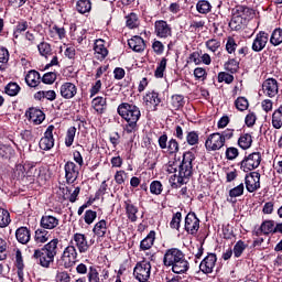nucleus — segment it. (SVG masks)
<instances>
[{
    "mask_svg": "<svg viewBox=\"0 0 282 282\" xmlns=\"http://www.w3.org/2000/svg\"><path fill=\"white\" fill-rule=\"evenodd\" d=\"M262 91L268 98H275L279 94V82L268 78L262 83Z\"/></svg>",
    "mask_w": 282,
    "mask_h": 282,
    "instance_id": "16",
    "label": "nucleus"
},
{
    "mask_svg": "<svg viewBox=\"0 0 282 282\" xmlns=\"http://www.w3.org/2000/svg\"><path fill=\"white\" fill-rule=\"evenodd\" d=\"M180 224H182V213L177 212L173 215L170 227L174 230H180Z\"/></svg>",
    "mask_w": 282,
    "mask_h": 282,
    "instance_id": "56",
    "label": "nucleus"
},
{
    "mask_svg": "<svg viewBox=\"0 0 282 282\" xmlns=\"http://www.w3.org/2000/svg\"><path fill=\"white\" fill-rule=\"evenodd\" d=\"M67 35V32L65 31V28H59L58 25H53L50 29V36H58V39L63 40Z\"/></svg>",
    "mask_w": 282,
    "mask_h": 282,
    "instance_id": "47",
    "label": "nucleus"
},
{
    "mask_svg": "<svg viewBox=\"0 0 282 282\" xmlns=\"http://www.w3.org/2000/svg\"><path fill=\"white\" fill-rule=\"evenodd\" d=\"M261 165V153L252 152L243 158L240 162V169L245 173H249V171H254V169H259Z\"/></svg>",
    "mask_w": 282,
    "mask_h": 282,
    "instance_id": "6",
    "label": "nucleus"
},
{
    "mask_svg": "<svg viewBox=\"0 0 282 282\" xmlns=\"http://www.w3.org/2000/svg\"><path fill=\"white\" fill-rule=\"evenodd\" d=\"M39 144L42 151H52L54 149V126L47 127Z\"/></svg>",
    "mask_w": 282,
    "mask_h": 282,
    "instance_id": "12",
    "label": "nucleus"
},
{
    "mask_svg": "<svg viewBox=\"0 0 282 282\" xmlns=\"http://www.w3.org/2000/svg\"><path fill=\"white\" fill-rule=\"evenodd\" d=\"M52 239V234L44 228L36 229L34 235L35 243H47Z\"/></svg>",
    "mask_w": 282,
    "mask_h": 282,
    "instance_id": "28",
    "label": "nucleus"
},
{
    "mask_svg": "<svg viewBox=\"0 0 282 282\" xmlns=\"http://www.w3.org/2000/svg\"><path fill=\"white\" fill-rule=\"evenodd\" d=\"M8 259V241L0 238V261H6Z\"/></svg>",
    "mask_w": 282,
    "mask_h": 282,
    "instance_id": "55",
    "label": "nucleus"
},
{
    "mask_svg": "<svg viewBox=\"0 0 282 282\" xmlns=\"http://www.w3.org/2000/svg\"><path fill=\"white\" fill-rule=\"evenodd\" d=\"M88 282H105V279L100 278V272H98V269H96V267H89Z\"/></svg>",
    "mask_w": 282,
    "mask_h": 282,
    "instance_id": "41",
    "label": "nucleus"
},
{
    "mask_svg": "<svg viewBox=\"0 0 282 282\" xmlns=\"http://www.w3.org/2000/svg\"><path fill=\"white\" fill-rule=\"evenodd\" d=\"M10 212L7 209L0 208V228H8L10 226Z\"/></svg>",
    "mask_w": 282,
    "mask_h": 282,
    "instance_id": "43",
    "label": "nucleus"
},
{
    "mask_svg": "<svg viewBox=\"0 0 282 282\" xmlns=\"http://www.w3.org/2000/svg\"><path fill=\"white\" fill-rule=\"evenodd\" d=\"M245 188L246 187L243 186V183H240L238 186L229 191V197H241V195H243Z\"/></svg>",
    "mask_w": 282,
    "mask_h": 282,
    "instance_id": "62",
    "label": "nucleus"
},
{
    "mask_svg": "<svg viewBox=\"0 0 282 282\" xmlns=\"http://www.w3.org/2000/svg\"><path fill=\"white\" fill-rule=\"evenodd\" d=\"M76 94H78V87L74 83L66 82L59 87V95L65 100H72V98H74Z\"/></svg>",
    "mask_w": 282,
    "mask_h": 282,
    "instance_id": "19",
    "label": "nucleus"
},
{
    "mask_svg": "<svg viewBox=\"0 0 282 282\" xmlns=\"http://www.w3.org/2000/svg\"><path fill=\"white\" fill-rule=\"evenodd\" d=\"M133 275L137 279V281H149V279H151V262L147 260L138 262L133 269Z\"/></svg>",
    "mask_w": 282,
    "mask_h": 282,
    "instance_id": "9",
    "label": "nucleus"
},
{
    "mask_svg": "<svg viewBox=\"0 0 282 282\" xmlns=\"http://www.w3.org/2000/svg\"><path fill=\"white\" fill-rule=\"evenodd\" d=\"M207 50H209V52H217L219 50V47H221V42H219L218 40L212 39L208 40L205 43Z\"/></svg>",
    "mask_w": 282,
    "mask_h": 282,
    "instance_id": "60",
    "label": "nucleus"
},
{
    "mask_svg": "<svg viewBox=\"0 0 282 282\" xmlns=\"http://www.w3.org/2000/svg\"><path fill=\"white\" fill-rule=\"evenodd\" d=\"M23 169L26 172L28 177L41 176V170L36 169V165H34V163H25Z\"/></svg>",
    "mask_w": 282,
    "mask_h": 282,
    "instance_id": "36",
    "label": "nucleus"
},
{
    "mask_svg": "<svg viewBox=\"0 0 282 282\" xmlns=\"http://www.w3.org/2000/svg\"><path fill=\"white\" fill-rule=\"evenodd\" d=\"M162 191H163L162 182L153 181L150 184V192L152 193V195H162Z\"/></svg>",
    "mask_w": 282,
    "mask_h": 282,
    "instance_id": "57",
    "label": "nucleus"
},
{
    "mask_svg": "<svg viewBox=\"0 0 282 282\" xmlns=\"http://www.w3.org/2000/svg\"><path fill=\"white\" fill-rule=\"evenodd\" d=\"M126 25L129 28V30H135L140 25V19L138 18V14L130 13L126 17Z\"/></svg>",
    "mask_w": 282,
    "mask_h": 282,
    "instance_id": "34",
    "label": "nucleus"
},
{
    "mask_svg": "<svg viewBox=\"0 0 282 282\" xmlns=\"http://www.w3.org/2000/svg\"><path fill=\"white\" fill-rule=\"evenodd\" d=\"M95 56L98 61H105L107 58L109 51L105 46L104 40H96L94 46Z\"/></svg>",
    "mask_w": 282,
    "mask_h": 282,
    "instance_id": "24",
    "label": "nucleus"
},
{
    "mask_svg": "<svg viewBox=\"0 0 282 282\" xmlns=\"http://www.w3.org/2000/svg\"><path fill=\"white\" fill-rule=\"evenodd\" d=\"M154 30H155V34H156V36H159V39H169V37L173 36V29L171 28V24H169L164 20L155 21Z\"/></svg>",
    "mask_w": 282,
    "mask_h": 282,
    "instance_id": "13",
    "label": "nucleus"
},
{
    "mask_svg": "<svg viewBox=\"0 0 282 282\" xmlns=\"http://www.w3.org/2000/svg\"><path fill=\"white\" fill-rule=\"evenodd\" d=\"M73 241L75 248H77L80 254H85L89 250V241H87V236L85 234L76 232L73 236Z\"/></svg>",
    "mask_w": 282,
    "mask_h": 282,
    "instance_id": "17",
    "label": "nucleus"
},
{
    "mask_svg": "<svg viewBox=\"0 0 282 282\" xmlns=\"http://www.w3.org/2000/svg\"><path fill=\"white\" fill-rule=\"evenodd\" d=\"M215 265H217V254L208 253L199 263V270L204 274H213Z\"/></svg>",
    "mask_w": 282,
    "mask_h": 282,
    "instance_id": "14",
    "label": "nucleus"
},
{
    "mask_svg": "<svg viewBox=\"0 0 282 282\" xmlns=\"http://www.w3.org/2000/svg\"><path fill=\"white\" fill-rule=\"evenodd\" d=\"M37 50L40 55L44 56L45 58H47V56H52V45H50L47 42H41L37 45Z\"/></svg>",
    "mask_w": 282,
    "mask_h": 282,
    "instance_id": "42",
    "label": "nucleus"
},
{
    "mask_svg": "<svg viewBox=\"0 0 282 282\" xmlns=\"http://www.w3.org/2000/svg\"><path fill=\"white\" fill-rule=\"evenodd\" d=\"M25 116L33 124H42V122L45 120V113L39 108H29Z\"/></svg>",
    "mask_w": 282,
    "mask_h": 282,
    "instance_id": "21",
    "label": "nucleus"
},
{
    "mask_svg": "<svg viewBox=\"0 0 282 282\" xmlns=\"http://www.w3.org/2000/svg\"><path fill=\"white\" fill-rule=\"evenodd\" d=\"M58 254V239L54 238L43 246L41 249H35L33 258L42 268H50L54 263V259Z\"/></svg>",
    "mask_w": 282,
    "mask_h": 282,
    "instance_id": "3",
    "label": "nucleus"
},
{
    "mask_svg": "<svg viewBox=\"0 0 282 282\" xmlns=\"http://www.w3.org/2000/svg\"><path fill=\"white\" fill-rule=\"evenodd\" d=\"M246 248H248V245H246V242H243V240H238L236 242V245L234 246L232 252H234V257L236 259H239V257H241L243 254V252L246 251Z\"/></svg>",
    "mask_w": 282,
    "mask_h": 282,
    "instance_id": "38",
    "label": "nucleus"
},
{
    "mask_svg": "<svg viewBox=\"0 0 282 282\" xmlns=\"http://www.w3.org/2000/svg\"><path fill=\"white\" fill-rule=\"evenodd\" d=\"M268 41H270V35L265 31H260L253 39L251 50L253 52H263L268 45Z\"/></svg>",
    "mask_w": 282,
    "mask_h": 282,
    "instance_id": "15",
    "label": "nucleus"
},
{
    "mask_svg": "<svg viewBox=\"0 0 282 282\" xmlns=\"http://www.w3.org/2000/svg\"><path fill=\"white\" fill-rule=\"evenodd\" d=\"M261 230L263 235H274V220H265L261 224Z\"/></svg>",
    "mask_w": 282,
    "mask_h": 282,
    "instance_id": "50",
    "label": "nucleus"
},
{
    "mask_svg": "<svg viewBox=\"0 0 282 282\" xmlns=\"http://www.w3.org/2000/svg\"><path fill=\"white\" fill-rule=\"evenodd\" d=\"M196 10L199 12V14H208L210 10H213V6H210V2L208 0H200L196 4Z\"/></svg>",
    "mask_w": 282,
    "mask_h": 282,
    "instance_id": "39",
    "label": "nucleus"
},
{
    "mask_svg": "<svg viewBox=\"0 0 282 282\" xmlns=\"http://www.w3.org/2000/svg\"><path fill=\"white\" fill-rule=\"evenodd\" d=\"M245 184L248 193H254L261 188V174L259 172H250L245 177Z\"/></svg>",
    "mask_w": 282,
    "mask_h": 282,
    "instance_id": "10",
    "label": "nucleus"
},
{
    "mask_svg": "<svg viewBox=\"0 0 282 282\" xmlns=\"http://www.w3.org/2000/svg\"><path fill=\"white\" fill-rule=\"evenodd\" d=\"M225 144L221 133L214 132L207 137V140L205 141V149L208 151H219V149H223Z\"/></svg>",
    "mask_w": 282,
    "mask_h": 282,
    "instance_id": "11",
    "label": "nucleus"
},
{
    "mask_svg": "<svg viewBox=\"0 0 282 282\" xmlns=\"http://www.w3.org/2000/svg\"><path fill=\"white\" fill-rule=\"evenodd\" d=\"M225 69L230 72V74H237V70L239 69V62H237L235 58L229 59L227 63H225Z\"/></svg>",
    "mask_w": 282,
    "mask_h": 282,
    "instance_id": "53",
    "label": "nucleus"
},
{
    "mask_svg": "<svg viewBox=\"0 0 282 282\" xmlns=\"http://www.w3.org/2000/svg\"><path fill=\"white\" fill-rule=\"evenodd\" d=\"M171 105L176 111L177 109H182L184 107V97L182 95L172 96Z\"/></svg>",
    "mask_w": 282,
    "mask_h": 282,
    "instance_id": "51",
    "label": "nucleus"
},
{
    "mask_svg": "<svg viewBox=\"0 0 282 282\" xmlns=\"http://www.w3.org/2000/svg\"><path fill=\"white\" fill-rule=\"evenodd\" d=\"M185 230L188 235H195L199 230V218L195 213H188L185 217Z\"/></svg>",
    "mask_w": 282,
    "mask_h": 282,
    "instance_id": "18",
    "label": "nucleus"
},
{
    "mask_svg": "<svg viewBox=\"0 0 282 282\" xmlns=\"http://www.w3.org/2000/svg\"><path fill=\"white\" fill-rule=\"evenodd\" d=\"M25 83L29 87H39L41 84V74L36 70H30L25 76Z\"/></svg>",
    "mask_w": 282,
    "mask_h": 282,
    "instance_id": "29",
    "label": "nucleus"
},
{
    "mask_svg": "<svg viewBox=\"0 0 282 282\" xmlns=\"http://www.w3.org/2000/svg\"><path fill=\"white\" fill-rule=\"evenodd\" d=\"M4 91L8 96H18L19 91H21V86L11 82L6 86Z\"/></svg>",
    "mask_w": 282,
    "mask_h": 282,
    "instance_id": "48",
    "label": "nucleus"
},
{
    "mask_svg": "<svg viewBox=\"0 0 282 282\" xmlns=\"http://www.w3.org/2000/svg\"><path fill=\"white\" fill-rule=\"evenodd\" d=\"M74 138H76V127H70L66 131L65 147H72L74 144Z\"/></svg>",
    "mask_w": 282,
    "mask_h": 282,
    "instance_id": "49",
    "label": "nucleus"
},
{
    "mask_svg": "<svg viewBox=\"0 0 282 282\" xmlns=\"http://www.w3.org/2000/svg\"><path fill=\"white\" fill-rule=\"evenodd\" d=\"M194 76L196 78V80H206V77L208 76V73H206V69H204L203 67H197L194 69Z\"/></svg>",
    "mask_w": 282,
    "mask_h": 282,
    "instance_id": "63",
    "label": "nucleus"
},
{
    "mask_svg": "<svg viewBox=\"0 0 282 282\" xmlns=\"http://www.w3.org/2000/svg\"><path fill=\"white\" fill-rule=\"evenodd\" d=\"M31 237L32 234L28 227H20L15 230V239L17 241H19V243H22L23 246L30 243Z\"/></svg>",
    "mask_w": 282,
    "mask_h": 282,
    "instance_id": "25",
    "label": "nucleus"
},
{
    "mask_svg": "<svg viewBox=\"0 0 282 282\" xmlns=\"http://www.w3.org/2000/svg\"><path fill=\"white\" fill-rule=\"evenodd\" d=\"M65 178L67 184H74L75 180H78V166L75 162L68 161L64 165Z\"/></svg>",
    "mask_w": 282,
    "mask_h": 282,
    "instance_id": "20",
    "label": "nucleus"
},
{
    "mask_svg": "<svg viewBox=\"0 0 282 282\" xmlns=\"http://www.w3.org/2000/svg\"><path fill=\"white\" fill-rule=\"evenodd\" d=\"M109 232V225L105 219L97 221L93 228V235H95L97 239H105Z\"/></svg>",
    "mask_w": 282,
    "mask_h": 282,
    "instance_id": "22",
    "label": "nucleus"
},
{
    "mask_svg": "<svg viewBox=\"0 0 282 282\" xmlns=\"http://www.w3.org/2000/svg\"><path fill=\"white\" fill-rule=\"evenodd\" d=\"M158 144L164 153H169L170 155H175V153L180 151V143L177 140L171 139L169 141V135L166 133L159 137Z\"/></svg>",
    "mask_w": 282,
    "mask_h": 282,
    "instance_id": "7",
    "label": "nucleus"
},
{
    "mask_svg": "<svg viewBox=\"0 0 282 282\" xmlns=\"http://www.w3.org/2000/svg\"><path fill=\"white\" fill-rule=\"evenodd\" d=\"M186 142L189 147H195V144H199V133L196 131H191L186 135Z\"/></svg>",
    "mask_w": 282,
    "mask_h": 282,
    "instance_id": "52",
    "label": "nucleus"
},
{
    "mask_svg": "<svg viewBox=\"0 0 282 282\" xmlns=\"http://www.w3.org/2000/svg\"><path fill=\"white\" fill-rule=\"evenodd\" d=\"M153 243H155V232L151 230L148 236L141 240L140 249L141 250H151L153 248Z\"/></svg>",
    "mask_w": 282,
    "mask_h": 282,
    "instance_id": "31",
    "label": "nucleus"
},
{
    "mask_svg": "<svg viewBox=\"0 0 282 282\" xmlns=\"http://www.w3.org/2000/svg\"><path fill=\"white\" fill-rule=\"evenodd\" d=\"M117 111L128 122L124 127L126 133H133L138 129V120L142 116L140 108L135 105L123 102L118 106Z\"/></svg>",
    "mask_w": 282,
    "mask_h": 282,
    "instance_id": "4",
    "label": "nucleus"
},
{
    "mask_svg": "<svg viewBox=\"0 0 282 282\" xmlns=\"http://www.w3.org/2000/svg\"><path fill=\"white\" fill-rule=\"evenodd\" d=\"M250 8L243 6H237L232 10V17L229 22L230 30L235 32H239L242 30L246 23H248V18L250 17Z\"/></svg>",
    "mask_w": 282,
    "mask_h": 282,
    "instance_id": "5",
    "label": "nucleus"
},
{
    "mask_svg": "<svg viewBox=\"0 0 282 282\" xmlns=\"http://www.w3.org/2000/svg\"><path fill=\"white\" fill-rule=\"evenodd\" d=\"M193 160H195L193 152H185L182 162L170 161L165 165L167 173H174L171 177L173 188H180L183 184H188V180L193 175Z\"/></svg>",
    "mask_w": 282,
    "mask_h": 282,
    "instance_id": "1",
    "label": "nucleus"
},
{
    "mask_svg": "<svg viewBox=\"0 0 282 282\" xmlns=\"http://www.w3.org/2000/svg\"><path fill=\"white\" fill-rule=\"evenodd\" d=\"M143 100L148 107H153L154 109L162 102L160 99V95L155 91L148 93L144 97Z\"/></svg>",
    "mask_w": 282,
    "mask_h": 282,
    "instance_id": "30",
    "label": "nucleus"
},
{
    "mask_svg": "<svg viewBox=\"0 0 282 282\" xmlns=\"http://www.w3.org/2000/svg\"><path fill=\"white\" fill-rule=\"evenodd\" d=\"M58 224V218L52 215H44L40 220V226L41 228H44V230H54V228H56Z\"/></svg>",
    "mask_w": 282,
    "mask_h": 282,
    "instance_id": "23",
    "label": "nucleus"
},
{
    "mask_svg": "<svg viewBox=\"0 0 282 282\" xmlns=\"http://www.w3.org/2000/svg\"><path fill=\"white\" fill-rule=\"evenodd\" d=\"M128 45L130 50H133V52H144L145 44L141 36L135 35L128 40Z\"/></svg>",
    "mask_w": 282,
    "mask_h": 282,
    "instance_id": "27",
    "label": "nucleus"
},
{
    "mask_svg": "<svg viewBox=\"0 0 282 282\" xmlns=\"http://www.w3.org/2000/svg\"><path fill=\"white\" fill-rule=\"evenodd\" d=\"M56 282H70L72 276L66 271L57 272L55 276Z\"/></svg>",
    "mask_w": 282,
    "mask_h": 282,
    "instance_id": "64",
    "label": "nucleus"
},
{
    "mask_svg": "<svg viewBox=\"0 0 282 282\" xmlns=\"http://www.w3.org/2000/svg\"><path fill=\"white\" fill-rule=\"evenodd\" d=\"M30 28V24L25 20H20L13 31L14 39H19V34H22V32H25Z\"/></svg>",
    "mask_w": 282,
    "mask_h": 282,
    "instance_id": "46",
    "label": "nucleus"
},
{
    "mask_svg": "<svg viewBox=\"0 0 282 282\" xmlns=\"http://www.w3.org/2000/svg\"><path fill=\"white\" fill-rule=\"evenodd\" d=\"M238 145L243 151H248L252 147V135L250 133H243L238 139Z\"/></svg>",
    "mask_w": 282,
    "mask_h": 282,
    "instance_id": "32",
    "label": "nucleus"
},
{
    "mask_svg": "<svg viewBox=\"0 0 282 282\" xmlns=\"http://www.w3.org/2000/svg\"><path fill=\"white\" fill-rule=\"evenodd\" d=\"M270 43H271V45H274V47H276L278 45H281V43H282V29L281 28L273 30L271 37H270Z\"/></svg>",
    "mask_w": 282,
    "mask_h": 282,
    "instance_id": "40",
    "label": "nucleus"
},
{
    "mask_svg": "<svg viewBox=\"0 0 282 282\" xmlns=\"http://www.w3.org/2000/svg\"><path fill=\"white\" fill-rule=\"evenodd\" d=\"M235 105L238 111H246V109L249 107L248 99H246V97H238Z\"/></svg>",
    "mask_w": 282,
    "mask_h": 282,
    "instance_id": "59",
    "label": "nucleus"
},
{
    "mask_svg": "<svg viewBox=\"0 0 282 282\" xmlns=\"http://www.w3.org/2000/svg\"><path fill=\"white\" fill-rule=\"evenodd\" d=\"M272 127L273 129H281L282 127V106L274 110L272 115Z\"/></svg>",
    "mask_w": 282,
    "mask_h": 282,
    "instance_id": "35",
    "label": "nucleus"
},
{
    "mask_svg": "<svg viewBox=\"0 0 282 282\" xmlns=\"http://www.w3.org/2000/svg\"><path fill=\"white\" fill-rule=\"evenodd\" d=\"M124 208L128 219L132 223L138 221V206L128 199L124 202Z\"/></svg>",
    "mask_w": 282,
    "mask_h": 282,
    "instance_id": "26",
    "label": "nucleus"
},
{
    "mask_svg": "<svg viewBox=\"0 0 282 282\" xmlns=\"http://www.w3.org/2000/svg\"><path fill=\"white\" fill-rule=\"evenodd\" d=\"M76 10L79 14H85L91 10V1L89 0H78L76 3Z\"/></svg>",
    "mask_w": 282,
    "mask_h": 282,
    "instance_id": "37",
    "label": "nucleus"
},
{
    "mask_svg": "<svg viewBox=\"0 0 282 282\" xmlns=\"http://www.w3.org/2000/svg\"><path fill=\"white\" fill-rule=\"evenodd\" d=\"M12 155H14L12 145L0 143V158L8 160V158H12Z\"/></svg>",
    "mask_w": 282,
    "mask_h": 282,
    "instance_id": "44",
    "label": "nucleus"
},
{
    "mask_svg": "<svg viewBox=\"0 0 282 282\" xmlns=\"http://www.w3.org/2000/svg\"><path fill=\"white\" fill-rule=\"evenodd\" d=\"M62 261L64 263V268H73V265L78 263V251L76 250V246H74V241H70L64 249L62 253Z\"/></svg>",
    "mask_w": 282,
    "mask_h": 282,
    "instance_id": "8",
    "label": "nucleus"
},
{
    "mask_svg": "<svg viewBox=\"0 0 282 282\" xmlns=\"http://www.w3.org/2000/svg\"><path fill=\"white\" fill-rule=\"evenodd\" d=\"M167 62H169V59H166V57H163L161 59V62L159 63L155 72H154L155 78H164V72H166V63Z\"/></svg>",
    "mask_w": 282,
    "mask_h": 282,
    "instance_id": "45",
    "label": "nucleus"
},
{
    "mask_svg": "<svg viewBox=\"0 0 282 282\" xmlns=\"http://www.w3.org/2000/svg\"><path fill=\"white\" fill-rule=\"evenodd\" d=\"M93 107L97 113H105V109H107V98L96 97L93 99Z\"/></svg>",
    "mask_w": 282,
    "mask_h": 282,
    "instance_id": "33",
    "label": "nucleus"
},
{
    "mask_svg": "<svg viewBox=\"0 0 282 282\" xmlns=\"http://www.w3.org/2000/svg\"><path fill=\"white\" fill-rule=\"evenodd\" d=\"M232 80H235V76L229 73L223 72L218 74V83H226L227 85H230Z\"/></svg>",
    "mask_w": 282,
    "mask_h": 282,
    "instance_id": "61",
    "label": "nucleus"
},
{
    "mask_svg": "<svg viewBox=\"0 0 282 282\" xmlns=\"http://www.w3.org/2000/svg\"><path fill=\"white\" fill-rule=\"evenodd\" d=\"M96 217H98V213L91 209L86 210L84 214L85 224H87L88 226H91V224L96 221Z\"/></svg>",
    "mask_w": 282,
    "mask_h": 282,
    "instance_id": "54",
    "label": "nucleus"
},
{
    "mask_svg": "<svg viewBox=\"0 0 282 282\" xmlns=\"http://www.w3.org/2000/svg\"><path fill=\"white\" fill-rule=\"evenodd\" d=\"M163 263L166 268H172L174 274H186L187 270L191 269V263L186 260V254L177 248L166 250Z\"/></svg>",
    "mask_w": 282,
    "mask_h": 282,
    "instance_id": "2",
    "label": "nucleus"
},
{
    "mask_svg": "<svg viewBox=\"0 0 282 282\" xmlns=\"http://www.w3.org/2000/svg\"><path fill=\"white\" fill-rule=\"evenodd\" d=\"M56 78L57 76L55 72H48L43 75L42 83H44L45 85H54Z\"/></svg>",
    "mask_w": 282,
    "mask_h": 282,
    "instance_id": "58",
    "label": "nucleus"
}]
</instances>
